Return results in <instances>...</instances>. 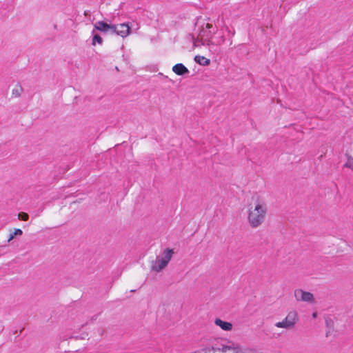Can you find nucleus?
<instances>
[{"mask_svg": "<svg viewBox=\"0 0 353 353\" xmlns=\"http://www.w3.org/2000/svg\"><path fill=\"white\" fill-rule=\"evenodd\" d=\"M268 212L267 205L257 199L254 207L250 205L248 208V221L252 228H256L265 221Z\"/></svg>", "mask_w": 353, "mask_h": 353, "instance_id": "1", "label": "nucleus"}, {"mask_svg": "<svg viewBox=\"0 0 353 353\" xmlns=\"http://www.w3.org/2000/svg\"><path fill=\"white\" fill-rule=\"evenodd\" d=\"M215 33V30L210 23H206L205 28L202 27L196 37L192 35V41L194 46H210L213 44L212 38Z\"/></svg>", "mask_w": 353, "mask_h": 353, "instance_id": "2", "label": "nucleus"}, {"mask_svg": "<svg viewBox=\"0 0 353 353\" xmlns=\"http://www.w3.org/2000/svg\"><path fill=\"white\" fill-rule=\"evenodd\" d=\"M297 321V312L296 311H291L282 321L276 323L275 326L280 328L290 329L294 326Z\"/></svg>", "mask_w": 353, "mask_h": 353, "instance_id": "3", "label": "nucleus"}, {"mask_svg": "<svg viewBox=\"0 0 353 353\" xmlns=\"http://www.w3.org/2000/svg\"><path fill=\"white\" fill-rule=\"evenodd\" d=\"M222 353H252V350L250 349L243 348L237 343L232 341H228L225 345H221Z\"/></svg>", "mask_w": 353, "mask_h": 353, "instance_id": "4", "label": "nucleus"}, {"mask_svg": "<svg viewBox=\"0 0 353 353\" xmlns=\"http://www.w3.org/2000/svg\"><path fill=\"white\" fill-rule=\"evenodd\" d=\"M294 297L297 301L313 303L314 295L310 292H305L301 289H296L294 292Z\"/></svg>", "mask_w": 353, "mask_h": 353, "instance_id": "5", "label": "nucleus"}, {"mask_svg": "<svg viewBox=\"0 0 353 353\" xmlns=\"http://www.w3.org/2000/svg\"><path fill=\"white\" fill-rule=\"evenodd\" d=\"M130 32V27L128 23H121L117 25V35L124 38L129 35Z\"/></svg>", "mask_w": 353, "mask_h": 353, "instance_id": "6", "label": "nucleus"}, {"mask_svg": "<svg viewBox=\"0 0 353 353\" xmlns=\"http://www.w3.org/2000/svg\"><path fill=\"white\" fill-rule=\"evenodd\" d=\"M172 71L177 75L182 76L189 73L188 69L182 63H177L172 67Z\"/></svg>", "mask_w": 353, "mask_h": 353, "instance_id": "7", "label": "nucleus"}, {"mask_svg": "<svg viewBox=\"0 0 353 353\" xmlns=\"http://www.w3.org/2000/svg\"><path fill=\"white\" fill-rule=\"evenodd\" d=\"M167 265L166 261H163L160 257H157L152 265V270L156 272H160L165 268Z\"/></svg>", "mask_w": 353, "mask_h": 353, "instance_id": "8", "label": "nucleus"}, {"mask_svg": "<svg viewBox=\"0 0 353 353\" xmlns=\"http://www.w3.org/2000/svg\"><path fill=\"white\" fill-rule=\"evenodd\" d=\"M214 323L225 331H230L232 329V324L231 323L223 321L220 319H216Z\"/></svg>", "mask_w": 353, "mask_h": 353, "instance_id": "9", "label": "nucleus"}, {"mask_svg": "<svg viewBox=\"0 0 353 353\" xmlns=\"http://www.w3.org/2000/svg\"><path fill=\"white\" fill-rule=\"evenodd\" d=\"M94 28L101 32H108L110 25L103 21H99L94 24Z\"/></svg>", "mask_w": 353, "mask_h": 353, "instance_id": "10", "label": "nucleus"}, {"mask_svg": "<svg viewBox=\"0 0 353 353\" xmlns=\"http://www.w3.org/2000/svg\"><path fill=\"white\" fill-rule=\"evenodd\" d=\"M174 251L172 249L167 248L163 252L162 256L160 257V259L164 261H166V263L168 264L169 261L172 257Z\"/></svg>", "mask_w": 353, "mask_h": 353, "instance_id": "11", "label": "nucleus"}, {"mask_svg": "<svg viewBox=\"0 0 353 353\" xmlns=\"http://www.w3.org/2000/svg\"><path fill=\"white\" fill-rule=\"evenodd\" d=\"M194 61L200 64L201 65L207 66L210 65V60L209 59L205 58V57L196 55L194 57Z\"/></svg>", "mask_w": 353, "mask_h": 353, "instance_id": "12", "label": "nucleus"}, {"mask_svg": "<svg viewBox=\"0 0 353 353\" xmlns=\"http://www.w3.org/2000/svg\"><path fill=\"white\" fill-rule=\"evenodd\" d=\"M23 92V88L21 85L17 84L14 88H13L12 94L14 97H19Z\"/></svg>", "mask_w": 353, "mask_h": 353, "instance_id": "13", "label": "nucleus"}, {"mask_svg": "<svg viewBox=\"0 0 353 353\" xmlns=\"http://www.w3.org/2000/svg\"><path fill=\"white\" fill-rule=\"evenodd\" d=\"M345 155H346L347 159L346 163L344 164L343 167L350 168L352 170H353V157H352L351 156H350L347 154H346Z\"/></svg>", "mask_w": 353, "mask_h": 353, "instance_id": "14", "label": "nucleus"}, {"mask_svg": "<svg viewBox=\"0 0 353 353\" xmlns=\"http://www.w3.org/2000/svg\"><path fill=\"white\" fill-rule=\"evenodd\" d=\"M96 43H98L99 44H102L103 43V39L101 38V37L98 34H96L94 37H93V39H92V45H95Z\"/></svg>", "mask_w": 353, "mask_h": 353, "instance_id": "15", "label": "nucleus"}, {"mask_svg": "<svg viewBox=\"0 0 353 353\" xmlns=\"http://www.w3.org/2000/svg\"><path fill=\"white\" fill-rule=\"evenodd\" d=\"M207 348H210L211 350V353H215L216 352H221V345H214L211 347H208Z\"/></svg>", "mask_w": 353, "mask_h": 353, "instance_id": "16", "label": "nucleus"}, {"mask_svg": "<svg viewBox=\"0 0 353 353\" xmlns=\"http://www.w3.org/2000/svg\"><path fill=\"white\" fill-rule=\"evenodd\" d=\"M28 214L26 212H20L18 215V218L23 221H27L28 219Z\"/></svg>", "mask_w": 353, "mask_h": 353, "instance_id": "17", "label": "nucleus"}, {"mask_svg": "<svg viewBox=\"0 0 353 353\" xmlns=\"http://www.w3.org/2000/svg\"><path fill=\"white\" fill-rule=\"evenodd\" d=\"M109 32H110L112 34H116L117 33V25H110V29Z\"/></svg>", "mask_w": 353, "mask_h": 353, "instance_id": "18", "label": "nucleus"}, {"mask_svg": "<svg viewBox=\"0 0 353 353\" xmlns=\"http://www.w3.org/2000/svg\"><path fill=\"white\" fill-rule=\"evenodd\" d=\"M22 233H23V232H22V230L21 229H15L14 232L12 234L15 236L17 235H21Z\"/></svg>", "mask_w": 353, "mask_h": 353, "instance_id": "19", "label": "nucleus"}, {"mask_svg": "<svg viewBox=\"0 0 353 353\" xmlns=\"http://www.w3.org/2000/svg\"><path fill=\"white\" fill-rule=\"evenodd\" d=\"M14 236L13 234H10V236H9V238L8 239V242H10V241H12L13 239H14Z\"/></svg>", "mask_w": 353, "mask_h": 353, "instance_id": "20", "label": "nucleus"}, {"mask_svg": "<svg viewBox=\"0 0 353 353\" xmlns=\"http://www.w3.org/2000/svg\"><path fill=\"white\" fill-rule=\"evenodd\" d=\"M204 352L205 353H211V350L210 348H205V349H204Z\"/></svg>", "mask_w": 353, "mask_h": 353, "instance_id": "21", "label": "nucleus"}, {"mask_svg": "<svg viewBox=\"0 0 353 353\" xmlns=\"http://www.w3.org/2000/svg\"><path fill=\"white\" fill-rule=\"evenodd\" d=\"M312 317H313V318H316V312H314V313L312 314Z\"/></svg>", "mask_w": 353, "mask_h": 353, "instance_id": "22", "label": "nucleus"}, {"mask_svg": "<svg viewBox=\"0 0 353 353\" xmlns=\"http://www.w3.org/2000/svg\"><path fill=\"white\" fill-rule=\"evenodd\" d=\"M97 316H94L92 317V320H95L97 319Z\"/></svg>", "mask_w": 353, "mask_h": 353, "instance_id": "23", "label": "nucleus"}]
</instances>
